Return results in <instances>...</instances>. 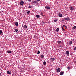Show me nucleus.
<instances>
[{
    "label": "nucleus",
    "mask_w": 76,
    "mask_h": 76,
    "mask_svg": "<svg viewBox=\"0 0 76 76\" xmlns=\"http://www.w3.org/2000/svg\"><path fill=\"white\" fill-rule=\"evenodd\" d=\"M15 25L17 26H18V22H16L15 23Z\"/></svg>",
    "instance_id": "obj_12"
},
{
    "label": "nucleus",
    "mask_w": 76,
    "mask_h": 76,
    "mask_svg": "<svg viewBox=\"0 0 76 76\" xmlns=\"http://www.w3.org/2000/svg\"><path fill=\"white\" fill-rule=\"evenodd\" d=\"M46 64H47V63H46V62L44 61L43 63V64L44 65H46Z\"/></svg>",
    "instance_id": "obj_19"
},
{
    "label": "nucleus",
    "mask_w": 76,
    "mask_h": 76,
    "mask_svg": "<svg viewBox=\"0 0 76 76\" xmlns=\"http://www.w3.org/2000/svg\"><path fill=\"white\" fill-rule=\"evenodd\" d=\"M63 74H64V72H60V75H63Z\"/></svg>",
    "instance_id": "obj_3"
},
{
    "label": "nucleus",
    "mask_w": 76,
    "mask_h": 76,
    "mask_svg": "<svg viewBox=\"0 0 76 76\" xmlns=\"http://www.w3.org/2000/svg\"><path fill=\"white\" fill-rule=\"evenodd\" d=\"M59 17H62V14L61 13H59L58 15Z\"/></svg>",
    "instance_id": "obj_10"
},
{
    "label": "nucleus",
    "mask_w": 76,
    "mask_h": 76,
    "mask_svg": "<svg viewBox=\"0 0 76 76\" xmlns=\"http://www.w3.org/2000/svg\"><path fill=\"white\" fill-rule=\"evenodd\" d=\"M43 16H45V15H43Z\"/></svg>",
    "instance_id": "obj_36"
},
{
    "label": "nucleus",
    "mask_w": 76,
    "mask_h": 76,
    "mask_svg": "<svg viewBox=\"0 0 76 76\" xmlns=\"http://www.w3.org/2000/svg\"><path fill=\"white\" fill-rule=\"evenodd\" d=\"M75 48H76V47H75Z\"/></svg>",
    "instance_id": "obj_37"
},
{
    "label": "nucleus",
    "mask_w": 76,
    "mask_h": 76,
    "mask_svg": "<svg viewBox=\"0 0 76 76\" xmlns=\"http://www.w3.org/2000/svg\"><path fill=\"white\" fill-rule=\"evenodd\" d=\"M31 7H32V6H29L28 7V8L29 9H31Z\"/></svg>",
    "instance_id": "obj_24"
},
{
    "label": "nucleus",
    "mask_w": 76,
    "mask_h": 76,
    "mask_svg": "<svg viewBox=\"0 0 76 76\" xmlns=\"http://www.w3.org/2000/svg\"><path fill=\"white\" fill-rule=\"evenodd\" d=\"M28 1H31V0H28Z\"/></svg>",
    "instance_id": "obj_34"
},
{
    "label": "nucleus",
    "mask_w": 76,
    "mask_h": 76,
    "mask_svg": "<svg viewBox=\"0 0 76 76\" xmlns=\"http://www.w3.org/2000/svg\"><path fill=\"white\" fill-rule=\"evenodd\" d=\"M23 28H24V29H26V28H27V26H26V25H24Z\"/></svg>",
    "instance_id": "obj_7"
},
{
    "label": "nucleus",
    "mask_w": 76,
    "mask_h": 76,
    "mask_svg": "<svg viewBox=\"0 0 76 76\" xmlns=\"http://www.w3.org/2000/svg\"><path fill=\"white\" fill-rule=\"evenodd\" d=\"M74 50H76V48H74Z\"/></svg>",
    "instance_id": "obj_33"
},
{
    "label": "nucleus",
    "mask_w": 76,
    "mask_h": 76,
    "mask_svg": "<svg viewBox=\"0 0 76 76\" xmlns=\"http://www.w3.org/2000/svg\"><path fill=\"white\" fill-rule=\"evenodd\" d=\"M60 72V68H58L57 69V72Z\"/></svg>",
    "instance_id": "obj_11"
},
{
    "label": "nucleus",
    "mask_w": 76,
    "mask_h": 76,
    "mask_svg": "<svg viewBox=\"0 0 76 76\" xmlns=\"http://www.w3.org/2000/svg\"><path fill=\"white\" fill-rule=\"evenodd\" d=\"M40 53V52H39V51H38L37 52V54H39Z\"/></svg>",
    "instance_id": "obj_30"
},
{
    "label": "nucleus",
    "mask_w": 76,
    "mask_h": 76,
    "mask_svg": "<svg viewBox=\"0 0 76 76\" xmlns=\"http://www.w3.org/2000/svg\"><path fill=\"white\" fill-rule=\"evenodd\" d=\"M7 53H9V54H10V53H11V51L9 50V51H7Z\"/></svg>",
    "instance_id": "obj_20"
},
{
    "label": "nucleus",
    "mask_w": 76,
    "mask_h": 76,
    "mask_svg": "<svg viewBox=\"0 0 76 76\" xmlns=\"http://www.w3.org/2000/svg\"><path fill=\"white\" fill-rule=\"evenodd\" d=\"M15 32H18V29H15Z\"/></svg>",
    "instance_id": "obj_26"
},
{
    "label": "nucleus",
    "mask_w": 76,
    "mask_h": 76,
    "mask_svg": "<svg viewBox=\"0 0 76 76\" xmlns=\"http://www.w3.org/2000/svg\"><path fill=\"white\" fill-rule=\"evenodd\" d=\"M34 3H37V1H34L33 2Z\"/></svg>",
    "instance_id": "obj_27"
},
{
    "label": "nucleus",
    "mask_w": 76,
    "mask_h": 76,
    "mask_svg": "<svg viewBox=\"0 0 76 76\" xmlns=\"http://www.w3.org/2000/svg\"><path fill=\"white\" fill-rule=\"evenodd\" d=\"M40 15H41L42 16H43V15H43V13L42 12L41 13Z\"/></svg>",
    "instance_id": "obj_25"
},
{
    "label": "nucleus",
    "mask_w": 76,
    "mask_h": 76,
    "mask_svg": "<svg viewBox=\"0 0 76 76\" xmlns=\"http://www.w3.org/2000/svg\"><path fill=\"white\" fill-rule=\"evenodd\" d=\"M62 20V21H64V20Z\"/></svg>",
    "instance_id": "obj_35"
},
{
    "label": "nucleus",
    "mask_w": 76,
    "mask_h": 76,
    "mask_svg": "<svg viewBox=\"0 0 76 76\" xmlns=\"http://www.w3.org/2000/svg\"><path fill=\"white\" fill-rule=\"evenodd\" d=\"M76 28V26H74L72 28V29H75Z\"/></svg>",
    "instance_id": "obj_16"
},
{
    "label": "nucleus",
    "mask_w": 76,
    "mask_h": 76,
    "mask_svg": "<svg viewBox=\"0 0 76 76\" xmlns=\"http://www.w3.org/2000/svg\"><path fill=\"white\" fill-rule=\"evenodd\" d=\"M12 72L10 71H8L7 72V74H11Z\"/></svg>",
    "instance_id": "obj_4"
},
{
    "label": "nucleus",
    "mask_w": 76,
    "mask_h": 76,
    "mask_svg": "<svg viewBox=\"0 0 76 76\" xmlns=\"http://www.w3.org/2000/svg\"><path fill=\"white\" fill-rule=\"evenodd\" d=\"M62 26H63V27H64L65 26V27H66V28H67V26H65L64 25H63Z\"/></svg>",
    "instance_id": "obj_23"
},
{
    "label": "nucleus",
    "mask_w": 76,
    "mask_h": 76,
    "mask_svg": "<svg viewBox=\"0 0 76 76\" xmlns=\"http://www.w3.org/2000/svg\"><path fill=\"white\" fill-rule=\"evenodd\" d=\"M57 21V20H54V22H56Z\"/></svg>",
    "instance_id": "obj_28"
},
{
    "label": "nucleus",
    "mask_w": 76,
    "mask_h": 76,
    "mask_svg": "<svg viewBox=\"0 0 76 76\" xmlns=\"http://www.w3.org/2000/svg\"><path fill=\"white\" fill-rule=\"evenodd\" d=\"M3 33V32L2 31V30H0V34H1Z\"/></svg>",
    "instance_id": "obj_22"
},
{
    "label": "nucleus",
    "mask_w": 76,
    "mask_h": 76,
    "mask_svg": "<svg viewBox=\"0 0 76 76\" xmlns=\"http://www.w3.org/2000/svg\"><path fill=\"white\" fill-rule=\"evenodd\" d=\"M69 44L70 45H71L72 44V41H70V42H69Z\"/></svg>",
    "instance_id": "obj_18"
},
{
    "label": "nucleus",
    "mask_w": 76,
    "mask_h": 76,
    "mask_svg": "<svg viewBox=\"0 0 76 76\" xmlns=\"http://www.w3.org/2000/svg\"><path fill=\"white\" fill-rule=\"evenodd\" d=\"M64 19L65 20H67V21L69 20H70L69 19V17H67V18H64Z\"/></svg>",
    "instance_id": "obj_1"
},
{
    "label": "nucleus",
    "mask_w": 76,
    "mask_h": 76,
    "mask_svg": "<svg viewBox=\"0 0 76 76\" xmlns=\"http://www.w3.org/2000/svg\"><path fill=\"white\" fill-rule=\"evenodd\" d=\"M57 42L58 44H61V42L60 41H58Z\"/></svg>",
    "instance_id": "obj_14"
},
{
    "label": "nucleus",
    "mask_w": 76,
    "mask_h": 76,
    "mask_svg": "<svg viewBox=\"0 0 76 76\" xmlns=\"http://www.w3.org/2000/svg\"><path fill=\"white\" fill-rule=\"evenodd\" d=\"M40 57L41 58H44V55H41L40 56Z\"/></svg>",
    "instance_id": "obj_17"
},
{
    "label": "nucleus",
    "mask_w": 76,
    "mask_h": 76,
    "mask_svg": "<svg viewBox=\"0 0 76 76\" xmlns=\"http://www.w3.org/2000/svg\"><path fill=\"white\" fill-rule=\"evenodd\" d=\"M56 32H58L59 31V28H57L56 30Z\"/></svg>",
    "instance_id": "obj_13"
},
{
    "label": "nucleus",
    "mask_w": 76,
    "mask_h": 76,
    "mask_svg": "<svg viewBox=\"0 0 76 76\" xmlns=\"http://www.w3.org/2000/svg\"><path fill=\"white\" fill-rule=\"evenodd\" d=\"M45 9H50V8L49 7H48L47 6H46L45 7Z\"/></svg>",
    "instance_id": "obj_5"
},
{
    "label": "nucleus",
    "mask_w": 76,
    "mask_h": 76,
    "mask_svg": "<svg viewBox=\"0 0 76 76\" xmlns=\"http://www.w3.org/2000/svg\"><path fill=\"white\" fill-rule=\"evenodd\" d=\"M62 29L63 31H65V29L63 28V27H62Z\"/></svg>",
    "instance_id": "obj_29"
},
{
    "label": "nucleus",
    "mask_w": 76,
    "mask_h": 76,
    "mask_svg": "<svg viewBox=\"0 0 76 76\" xmlns=\"http://www.w3.org/2000/svg\"><path fill=\"white\" fill-rule=\"evenodd\" d=\"M66 54L67 55H69V51H66Z\"/></svg>",
    "instance_id": "obj_8"
},
{
    "label": "nucleus",
    "mask_w": 76,
    "mask_h": 76,
    "mask_svg": "<svg viewBox=\"0 0 76 76\" xmlns=\"http://www.w3.org/2000/svg\"><path fill=\"white\" fill-rule=\"evenodd\" d=\"M70 67H69V66H68V67H67V68L68 69H70Z\"/></svg>",
    "instance_id": "obj_31"
},
{
    "label": "nucleus",
    "mask_w": 76,
    "mask_h": 76,
    "mask_svg": "<svg viewBox=\"0 0 76 76\" xmlns=\"http://www.w3.org/2000/svg\"><path fill=\"white\" fill-rule=\"evenodd\" d=\"M73 9H74V8H73V7H70V10L72 11V10H73Z\"/></svg>",
    "instance_id": "obj_6"
},
{
    "label": "nucleus",
    "mask_w": 76,
    "mask_h": 76,
    "mask_svg": "<svg viewBox=\"0 0 76 76\" xmlns=\"http://www.w3.org/2000/svg\"><path fill=\"white\" fill-rule=\"evenodd\" d=\"M20 5H23V4H24V2H23V1H21L20 2Z\"/></svg>",
    "instance_id": "obj_2"
},
{
    "label": "nucleus",
    "mask_w": 76,
    "mask_h": 76,
    "mask_svg": "<svg viewBox=\"0 0 76 76\" xmlns=\"http://www.w3.org/2000/svg\"><path fill=\"white\" fill-rule=\"evenodd\" d=\"M39 15H36V18H39Z\"/></svg>",
    "instance_id": "obj_15"
},
{
    "label": "nucleus",
    "mask_w": 76,
    "mask_h": 76,
    "mask_svg": "<svg viewBox=\"0 0 76 76\" xmlns=\"http://www.w3.org/2000/svg\"><path fill=\"white\" fill-rule=\"evenodd\" d=\"M27 14L28 15H29V13H30V11H28L27 12Z\"/></svg>",
    "instance_id": "obj_21"
},
{
    "label": "nucleus",
    "mask_w": 76,
    "mask_h": 76,
    "mask_svg": "<svg viewBox=\"0 0 76 76\" xmlns=\"http://www.w3.org/2000/svg\"><path fill=\"white\" fill-rule=\"evenodd\" d=\"M41 0H36L37 1H39Z\"/></svg>",
    "instance_id": "obj_32"
},
{
    "label": "nucleus",
    "mask_w": 76,
    "mask_h": 76,
    "mask_svg": "<svg viewBox=\"0 0 76 76\" xmlns=\"http://www.w3.org/2000/svg\"><path fill=\"white\" fill-rule=\"evenodd\" d=\"M50 58V60H52V61H54V60H55V59L53 58Z\"/></svg>",
    "instance_id": "obj_9"
}]
</instances>
